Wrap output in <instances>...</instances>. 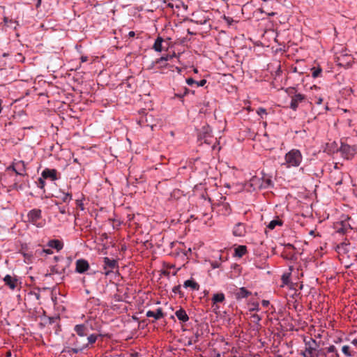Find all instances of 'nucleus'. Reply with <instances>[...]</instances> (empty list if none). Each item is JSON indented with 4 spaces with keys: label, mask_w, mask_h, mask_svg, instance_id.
<instances>
[{
    "label": "nucleus",
    "mask_w": 357,
    "mask_h": 357,
    "mask_svg": "<svg viewBox=\"0 0 357 357\" xmlns=\"http://www.w3.org/2000/svg\"><path fill=\"white\" fill-rule=\"evenodd\" d=\"M98 337V335L97 334H90L89 336H78L73 335V337L74 338V347L72 348L71 351L74 354H77L84 349L89 348L96 342Z\"/></svg>",
    "instance_id": "f257e3e1"
},
{
    "label": "nucleus",
    "mask_w": 357,
    "mask_h": 357,
    "mask_svg": "<svg viewBox=\"0 0 357 357\" xmlns=\"http://www.w3.org/2000/svg\"><path fill=\"white\" fill-rule=\"evenodd\" d=\"M302 161L303 155L301 152L298 149H293L285 154L284 161L282 163V166L287 169L298 167Z\"/></svg>",
    "instance_id": "f03ea898"
},
{
    "label": "nucleus",
    "mask_w": 357,
    "mask_h": 357,
    "mask_svg": "<svg viewBox=\"0 0 357 357\" xmlns=\"http://www.w3.org/2000/svg\"><path fill=\"white\" fill-rule=\"evenodd\" d=\"M318 349V344L317 341L312 338L309 340H305V349L302 351V355L304 357H318L319 355L326 356L325 353L320 354Z\"/></svg>",
    "instance_id": "7ed1b4c3"
},
{
    "label": "nucleus",
    "mask_w": 357,
    "mask_h": 357,
    "mask_svg": "<svg viewBox=\"0 0 357 357\" xmlns=\"http://www.w3.org/2000/svg\"><path fill=\"white\" fill-rule=\"evenodd\" d=\"M287 91L291 95L290 108L296 111L299 104L305 100V96L300 93H296L294 88L288 89Z\"/></svg>",
    "instance_id": "20e7f679"
},
{
    "label": "nucleus",
    "mask_w": 357,
    "mask_h": 357,
    "mask_svg": "<svg viewBox=\"0 0 357 357\" xmlns=\"http://www.w3.org/2000/svg\"><path fill=\"white\" fill-rule=\"evenodd\" d=\"M28 221L37 227H43L44 222L41 220V210L35 208L30 211L27 215Z\"/></svg>",
    "instance_id": "39448f33"
},
{
    "label": "nucleus",
    "mask_w": 357,
    "mask_h": 357,
    "mask_svg": "<svg viewBox=\"0 0 357 357\" xmlns=\"http://www.w3.org/2000/svg\"><path fill=\"white\" fill-rule=\"evenodd\" d=\"M153 66H156V68L160 71L161 73H165L166 69H168L169 70L174 72V70H176L178 73L181 72V68L178 67H176L172 65H169L167 62L165 63H156V60L153 62Z\"/></svg>",
    "instance_id": "423d86ee"
},
{
    "label": "nucleus",
    "mask_w": 357,
    "mask_h": 357,
    "mask_svg": "<svg viewBox=\"0 0 357 357\" xmlns=\"http://www.w3.org/2000/svg\"><path fill=\"white\" fill-rule=\"evenodd\" d=\"M340 151L347 159L351 158L356 153V149L354 146L343 143L341 144Z\"/></svg>",
    "instance_id": "0eeeda50"
},
{
    "label": "nucleus",
    "mask_w": 357,
    "mask_h": 357,
    "mask_svg": "<svg viewBox=\"0 0 357 357\" xmlns=\"http://www.w3.org/2000/svg\"><path fill=\"white\" fill-rule=\"evenodd\" d=\"M192 17L193 19L192 22L197 24H205L209 20L208 16L206 15V14L202 12L193 13Z\"/></svg>",
    "instance_id": "6e6552de"
},
{
    "label": "nucleus",
    "mask_w": 357,
    "mask_h": 357,
    "mask_svg": "<svg viewBox=\"0 0 357 357\" xmlns=\"http://www.w3.org/2000/svg\"><path fill=\"white\" fill-rule=\"evenodd\" d=\"M74 331L76 335L78 336H89L90 334L89 333L88 324L87 322L82 324H77L74 327Z\"/></svg>",
    "instance_id": "1a4fd4ad"
},
{
    "label": "nucleus",
    "mask_w": 357,
    "mask_h": 357,
    "mask_svg": "<svg viewBox=\"0 0 357 357\" xmlns=\"http://www.w3.org/2000/svg\"><path fill=\"white\" fill-rule=\"evenodd\" d=\"M233 235L237 237L244 236L246 234V229L244 224L238 222L236 224L232 231Z\"/></svg>",
    "instance_id": "9d476101"
},
{
    "label": "nucleus",
    "mask_w": 357,
    "mask_h": 357,
    "mask_svg": "<svg viewBox=\"0 0 357 357\" xmlns=\"http://www.w3.org/2000/svg\"><path fill=\"white\" fill-rule=\"evenodd\" d=\"M117 266V262L114 259H110L108 257L104 258V268L105 275H108Z\"/></svg>",
    "instance_id": "9b49d317"
},
{
    "label": "nucleus",
    "mask_w": 357,
    "mask_h": 357,
    "mask_svg": "<svg viewBox=\"0 0 357 357\" xmlns=\"http://www.w3.org/2000/svg\"><path fill=\"white\" fill-rule=\"evenodd\" d=\"M15 174L19 176H24L26 175V165L22 160H15Z\"/></svg>",
    "instance_id": "f8f14e48"
},
{
    "label": "nucleus",
    "mask_w": 357,
    "mask_h": 357,
    "mask_svg": "<svg viewBox=\"0 0 357 357\" xmlns=\"http://www.w3.org/2000/svg\"><path fill=\"white\" fill-rule=\"evenodd\" d=\"M42 176L43 178L47 179L50 178L52 181H56L59 179V176H57V171L54 169H45L42 172Z\"/></svg>",
    "instance_id": "ddd939ff"
},
{
    "label": "nucleus",
    "mask_w": 357,
    "mask_h": 357,
    "mask_svg": "<svg viewBox=\"0 0 357 357\" xmlns=\"http://www.w3.org/2000/svg\"><path fill=\"white\" fill-rule=\"evenodd\" d=\"M3 280L5 282V284L9 287L12 290L15 289L17 285V279L10 275H6L3 278Z\"/></svg>",
    "instance_id": "4468645a"
},
{
    "label": "nucleus",
    "mask_w": 357,
    "mask_h": 357,
    "mask_svg": "<svg viewBox=\"0 0 357 357\" xmlns=\"http://www.w3.org/2000/svg\"><path fill=\"white\" fill-rule=\"evenodd\" d=\"M89 268L87 261L84 259H78L76 261V271L79 273H83L86 271Z\"/></svg>",
    "instance_id": "2eb2a0df"
},
{
    "label": "nucleus",
    "mask_w": 357,
    "mask_h": 357,
    "mask_svg": "<svg viewBox=\"0 0 357 357\" xmlns=\"http://www.w3.org/2000/svg\"><path fill=\"white\" fill-rule=\"evenodd\" d=\"M252 294L251 291L246 289L245 287L239 288L235 293L234 296L236 299L241 300L242 298H245L250 296Z\"/></svg>",
    "instance_id": "dca6fc26"
},
{
    "label": "nucleus",
    "mask_w": 357,
    "mask_h": 357,
    "mask_svg": "<svg viewBox=\"0 0 357 357\" xmlns=\"http://www.w3.org/2000/svg\"><path fill=\"white\" fill-rule=\"evenodd\" d=\"M146 315L147 317H153L155 320L160 319L165 317L162 309L160 307L158 308L155 312L151 310L147 311Z\"/></svg>",
    "instance_id": "f3484780"
},
{
    "label": "nucleus",
    "mask_w": 357,
    "mask_h": 357,
    "mask_svg": "<svg viewBox=\"0 0 357 357\" xmlns=\"http://www.w3.org/2000/svg\"><path fill=\"white\" fill-rule=\"evenodd\" d=\"M175 315L178 319L183 323H185L189 320L188 315L187 314L185 310L183 308H180L179 310H176Z\"/></svg>",
    "instance_id": "a211bd4d"
},
{
    "label": "nucleus",
    "mask_w": 357,
    "mask_h": 357,
    "mask_svg": "<svg viewBox=\"0 0 357 357\" xmlns=\"http://www.w3.org/2000/svg\"><path fill=\"white\" fill-rule=\"evenodd\" d=\"M48 246L56 249L57 251H59L63 248V244L61 241L57 239H54L48 242Z\"/></svg>",
    "instance_id": "6ab92c4d"
},
{
    "label": "nucleus",
    "mask_w": 357,
    "mask_h": 357,
    "mask_svg": "<svg viewBox=\"0 0 357 357\" xmlns=\"http://www.w3.org/2000/svg\"><path fill=\"white\" fill-rule=\"evenodd\" d=\"M342 351L347 357L354 356L356 354V351L352 350L349 345H344L342 348Z\"/></svg>",
    "instance_id": "aec40b11"
},
{
    "label": "nucleus",
    "mask_w": 357,
    "mask_h": 357,
    "mask_svg": "<svg viewBox=\"0 0 357 357\" xmlns=\"http://www.w3.org/2000/svg\"><path fill=\"white\" fill-rule=\"evenodd\" d=\"M235 256L238 257H242L245 255L247 252V248L245 245H239L235 248Z\"/></svg>",
    "instance_id": "412c9836"
},
{
    "label": "nucleus",
    "mask_w": 357,
    "mask_h": 357,
    "mask_svg": "<svg viewBox=\"0 0 357 357\" xmlns=\"http://www.w3.org/2000/svg\"><path fill=\"white\" fill-rule=\"evenodd\" d=\"M225 299V295L223 293H217L213 294L212 298L213 304L215 305L218 303H222Z\"/></svg>",
    "instance_id": "4be33fe9"
},
{
    "label": "nucleus",
    "mask_w": 357,
    "mask_h": 357,
    "mask_svg": "<svg viewBox=\"0 0 357 357\" xmlns=\"http://www.w3.org/2000/svg\"><path fill=\"white\" fill-rule=\"evenodd\" d=\"M184 287H190L191 289L194 290H198L199 288V285L194 280H188L184 282L183 284Z\"/></svg>",
    "instance_id": "5701e85b"
},
{
    "label": "nucleus",
    "mask_w": 357,
    "mask_h": 357,
    "mask_svg": "<svg viewBox=\"0 0 357 357\" xmlns=\"http://www.w3.org/2000/svg\"><path fill=\"white\" fill-rule=\"evenodd\" d=\"M162 43H163L162 38H161L160 36L158 37L157 39L155 40V43H154L153 48L156 52H161L163 50Z\"/></svg>",
    "instance_id": "b1692460"
},
{
    "label": "nucleus",
    "mask_w": 357,
    "mask_h": 357,
    "mask_svg": "<svg viewBox=\"0 0 357 357\" xmlns=\"http://www.w3.org/2000/svg\"><path fill=\"white\" fill-rule=\"evenodd\" d=\"M63 202L69 203L72 199V195L70 193L61 192L60 195L57 196Z\"/></svg>",
    "instance_id": "393cba45"
},
{
    "label": "nucleus",
    "mask_w": 357,
    "mask_h": 357,
    "mask_svg": "<svg viewBox=\"0 0 357 357\" xmlns=\"http://www.w3.org/2000/svg\"><path fill=\"white\" fill-rule=\"evenodd\" d=\"M283 224V222L280 220L278 218L271 220L269 224L268 225V228L269 229H274L276 226H282Z\"/></svg>",
    "instance_id": "a878e982"
},
{
    "label": "nucleus",
    "mask_w": 357,
    "mask_h": 357,
    "mask_svg": "<svg viewBox=\"0 0 357 357\" xmlns=\"http://www.w3.org/2000/svg\"><path fill=\"white\" fill-rule=\"evenodd\" d=\"M176 56L175 54H172V55H166V56H163L158 59H156V63H165L167 62V61L172 59L173 57H174Z\"/></svg>",
    "instance_id": "bb28decb"
},
{
    "label": "nucleus",
    "mask_w": 357,
    "mask_h": 357,
    "mask_svg": "<svg viewBox=\"0 0 357 357\" xmlns=\"http://www.w3.org/2000/svg\"><path fill=\"white\" fill-rule=\"evenodd\" d=\"M312 70V76L314 77V78H317L318 77L320 76L321 72H322V70L321 68H312L311 69Z\"/></svg>",
    "instance_id": "cd10ccee"
},
{
    "label": "nucleus",
    "mask_w": 357,
    "mask_h": 357,
    "mask_svg": "<svg viewBox=\"0 0 357 357\" xmlns=\"http://www.w3.org/2000/svg\"><path fill=\"white\" fill-rule=\"evenodd\" d=\"M222 209H225V215L229 214L231 212V208L227 203H223L220 206Z\"/></svg>",
    "instance_id": "c85d7f7f"
},
{
    "label": "nucleus",
    "mask_w": 357,
    "mask_h": 357,
    "mask_svg": "<svg viewBox=\"0 0 357 357\" xmlns=\"http://www.w3.org/2000/svg\"><path fill=\"white\" fill-rule=\"evenodd\" d=\"M290 273H284L282 276V283L284 284H288L289 283Z\"/></svg>",
    "instance_id": "c756f323"
},
{
    "label": "nucleus",
    "mask_w": 357,
    "mask_h": 357,
    "mask_svg": "<svg viewBox=\"0 0 357 357\" xmlns=\"http://www.w3.org/2000/svg\"><path fill=\"white\" fill-rule=\"evenodd\" d=\"M172 291L174 294H178L181 298L183 296V293L181 291V286L180 285H177V286L174 287L173 289H172Z\"/></svg>",
    "instance_id": "7c9ffc66"
},
{
    "label": "nucleus",
    "mask_w": 357,
    "mask_h": 357,
    "mask_svg": "<svg viewBox=\"0 0 357 357\" xmlns=\"http://www.w3.org/2000/svg\"><path fill=\"white\" fill-rule=\"evenodd\" d=\"M325 350L328 354L329 353L335 354V353L337 352V350L336 347L334 345H331L328 347H326L325 349Z\"/></svg>",
    "instance_id": "2f4dec72"
},
{
    "label": "nucleus",
    "mask_w": 357,
    "mask_h": 357,
    "mask_svg": "<svg viewBox=\"0 0 357 357\" xmlns=\"http://www.w3.org/2000/svg\"><path fill=\"white\" fill-rule=\"evenodd\" d=\"M45 178H39L38 181H37V185L38 188H41V189H43L44 187H45V182L44 181Z\"/></svg>",
    "instance_id": "473e14b6"
},
{
    "label": "nucleus",
    "mask_w": 357,
    "mask_h": 357,
    "mask_svg": "<svg viewBox=\"0 0 357 357\" xmlns=\"http://www.w3.org/2000/svg\"><path fill=\"white\" fill-rule=\"evenodd\" d=\"M342 225L344 227V228L342 229V232H346L347 230V227L349 228V229H352L353 227H351V225L348 222L347 223L346 222H342Z\"/></svg>",
    "instance_id": "72a5a7b5"
},
{
    "label": "nucleus",
    "mask_w": 357,
    "mask_h": 357,
    "mask_svg": "<svg viewBox=\"0 0 357 357\" xmlns=\"http://www.w3.org/2000/svg\"><path fill=\"white\" fill-rule=\"evenodd\" d=\"M135 218V215L134 214H128V216H127V223L128 224L129 226H131V222L132 221V220L134 219Z\"/></svg>",
    "instance_id": "f704fd0d"
},
{
    "label": "nucleus",
    "mask_w": 357,
    "mask_h": 357,
    "mask_svg": "<svg viewBox=\"0 0 357 357\" xmlns=\"http://www.w3.org/2000/svg\"><path fill=\"white\" fill-rule=\"evenodd\" d=\"M6 170L7 171L12 170L13 172H14L15 173L16 169L15 167V160L13 162V163L9 167H7Z\"/></svg>",
    "instance_id": "c9c22d12"
},
{
    "label": "nucleus",
    "mask_w": 357,
    "mask_h": 357,
    "mask_svg": "<svg viewBox=\"0 0 357 357\" xmlns=\"http://www.w3.org/2000/svg\"><path fill=\"white\" fill-rule=\"evenodd\" d=\"M206 83V79H202L199 82H196V85L197 86H204Z\"/></svg>",
    "instance_id": "e433bc0d"
},
{
    "label": "nucleus",
    "mask_w": 357,
    "mask_h": 357,
    "mask_svg": "<svg viewBox=\"0 0 357 357\" xmlns=\"http://www.w3.org/2000/svg\"><path fill=\"white\" fill-rule=\"evenodd\" d=\"M186 83H187L188 85L191 86V85H192L193 84H196V81H195L192 78L189 77V78H188V79H186Z\"/></svg>",
    "instance_id": "4c0bfd02"
},
{
    "label": "nucleus",
    "mask_w": 357,
    "mask_h": 357,
    "mask_svg": "<svg viewBox=\"0 0 357 357\" xmlns=\"http://www.w3.org/2000/svg\"><path fill=\"white\" fill-rule=\"evenodd\" d=\"M257 112V114H258L259 115H261V116L262 114H266V109H264V108H261H261H259Z\"/></svg>",
    "instance_id": "58836bf2"
},
{
    "label": "nucleus",
    "mask_w": 357,
    "mask_h": 357,
    "mask_svg": "<svg viewBox=\"0 0 357 357\" xmlns=\"http://www.w3.org/2000/svg\"><path fill=\"white\" fill-rule=\"evenodd\" d=\"M323 102V98L321 96L316 97L315 103L317 105H321Z\"/></svg>",
    "instance_id": "ea45409f"
},
{
    "label": "nucleus",
    "mask_w": 357,
    "mask_h": 357,
    "mask_svg": "<svg viewBox=\"0 0 357 357\" xmlns=\"http://www.w3.org/2000/svg\"><path fill=\"white\" fill-rule=\"evenodd\" d=\"M10 188L13 190H17L20 186L18 185L17 183L15 181Z\"/></svg>",
    "instance_id": "a19ab883"
},
{
    "label": "nucleus",
    "mask_w": 357,
    "mask_h": 357,
    "mask_svg": "<svg viewBox=\"0 0 357 357\" xmlns=\"http://www.w3.org/2000/svg\"><path fill=\"white\" fill-rule=\"evenodd\" d=\"M24 256L29 261H31V258L33 257V255L31 254H29V253H24Z\"/></svg>",
    "instance_id": "79ce46f5"
},
{
    "label": "nucleus",
    "mask_w": 357,
    "mask_h": 357,
    "mask_svg": "<svg viewBox=\"0 0 357 357\" xmlns=\"http://www.w3.org/2000/svg\"><path fill=\"white\" fill-rule=\"evenodd\" d=\"M261 305H263V307H266L269 305V301L267 300H263L261 301Z\"/></svg>",
    "instance_id": "37998d69"
},
{
    "label": "nucleus",
    "mask_w": 357,
    "mask_h": 357,
    "mask_svg": "<svg viewBox=\"0 0 357 357\" xmlns=\"http://www.w3.org/2000/svg\"><path fill=\"white\" fill-rule=\"evenodd\" d=\"M252 317L254 319L255 321H259L261 320L260 317L257 314L252 315Z\"/></svg>",
    "instance_id": "c03bdc74"
},
{
    "label": "nucleus",
    "mask_w": 357,
    "mask_h": 357,
    "mask_svg": "<svg viewBox=\"0 0 357 357\" xmlns=\"http://www.w3.org/2000/svg\"><path fill=\"white\" fill-rule=\"evenodd\" d=\"M43 251L48 255L52 254V251L50 249H44Z\"/></svg>",
    "instance_id": "a18cd8bd"
},
{
    "label": "nucleus",
    "mask_w": 357,
    "mask_h": 357,
    "mask_svg": "<svg viewBox=\"0 0 357 357\" xmlns=\"http://www.w3.org/2000/svg\"><path fill=\"white\" fill-rule=\"evenodd\" d=\"M265 182L268 185H271L272 184V181L270 178L266 179Z\"/></svg>",
    "instance_id": "49530a36"
},
{
    "label": "nucleus",
    "mask_w": 357,
    "mask_h": 357,
    "mask_svg": "<svg viewBox=\"0 0 357 357\" xmlns=\"http://www.w3.org/2000/svg\"><path fill=\"white\" fill-rule=\"evenodd\" d=\"M59 211L63 214H65L66 213L65 207L60 208Z\"/></svg>",
    "instance_id": "de8ad7c7"
},
{
    "label": "nucleus",
    "mask_w": 357,
    "mask_h": 357,
    "mask_svg": "<svg viewBox=\"0 0 357 357\" xmlns=\"http://www.w3.org/2000/svg\"><path fill=\"white\" fill-rule=\"evenodd\" d=\"M329 357H340V355L338 352H336L335 354H332Z\"/></svg>",
    "instance_id": "09e8293b"
},
{
    "label": "nucleus",
    "mask_w": 357,
    "mask_h": 357,
    "mask_svg": "<svg viewBox=\"0 0 357 357\" xmlns=\"http://www.w3.org/2000/svg\"><path fill=\"white\" fill-rule=\"evenodd\" d=\"M135 32H134V31H130V32H129V33H128V36H129L130 37H134V36H135Z\"/></svg>",
    "instance_id": "8fccbe9b"
},
{
    "label": "nucleus",
    "mask_w": 357,
    "mask_h": 357,
    "mask_svg": "<svg viewBox=\"0 0 357 357\" xmlns=\"http://www.w3.org/2000/svg\"><path fill=\"white\" fill-rule=\"evenodd\" d=\"M81 61H82V62H85V61H87V56H82L81 57Z\"/></svg>",
    "instance_id": "3c124183"
},
{
    "label": "nucleus",
    "mask_w": 357,
    "mask_h": 357,
    "mask_svg": "<svg viewBox=\"0 0 357 357\" xmlns=\"http://www.w3.org/2000/svg\"><path fill=\"white\" fill-rule=\"evenodd\" d=\"M41 4V0H37V3L36 5V8H39Z\"/></svg>",
    "instance_id": "603ef678"
},
{
    "label": "nucleus",
    "mask_w": 357,
    "mask_h": 357,
    "mask_svg": "<svg viewBox=\"0 0 357 357\" xmlns=\"http://www.w3.org/2000/svg\"><path fill=\"white\" fill-rule=\"evenodd\" d=\"M311 89H312V90L314 89V90H316V91H318V90L319 89V87H318V86H317L314 85L313 86H312V87H311Z\"/></svg>",
    "instance_id": "864d4df0"
},
{
    "label": "nucleus",
    "mask_w": 357,
    "mask_h": 357,
    "mask_svg": "<svg viewBox=\"0 0 357 357\" xmlns=\"http://www.w3.org/2000/svg\"><path fill=\"white\" fill-rule=\"evenodd\" d=\"M2 103H3V101H2V100L0 99V113L2 111Z\"/></svg>",
    "instance_id": "5fc2aeb1"
},
{
    "label": "nucleus",
    "mask_w": 357,
    "mask_h": 357,
    "mask_svg": "<svg viewBox=\"0 0 357 357\" xmlns=\"http://www.w3.org/2000/svg\"><path fill=\"white\" fill-rule=\"evenodd\" d=\"M155 66H153V63H151V65L148 68V69L149 70H151V69H153V68L155 67Z\"/></svg>",
    "instance_id": "6e6d98bb"
},
{
    "label": "nucleus",
    "mask_w": 357,
    "mask_h": 357,
    "mask_svg": "<svg viewBox=\"0 0 357 357\" xmlns=\"http://www.w3.org/2000/svg\"><path fill=\"white\" fill-rule=\"evenodd\" d=\"M193 71H194L195 73H198V70L197 68H194Z\"/></svg>",
    "instance_id": "4d7b16f0"
},
{
    "label": "nucleus",
    "mask_w": 357,
    "mask_h": 357,
    "mask_svg": "<svg viewBox=\"0 0 357 357\" xmlns=\"http://www.w3.org/2000/svg\"><path fill=\"white\" fill-rule=\"evenodd\" d=\"M341 183H342V180H340L339 181H337V182L336 183V184H337V185H338V184H341Z\"/></svg>",
    "instance_id": "13d9d810"
},
{
    "label": "nucleus",
    "mask_w": 357,
    "mask_h": 357,
    "mask_svg": "<svg viewBox=\"0 0 357 357\" xmlns=\"http://www.w3.org/2000/svg\"><path fill=\"white\" fill-rule=\"evenodd\" d=\"M275 15V13H272L269 14V15H271V16H273V15Z\"/></svg>",
    "instance_id": "bf43d9fd"
},
{
    "label": "nucleus",
    "mask_w": 357,
    "mask_h": 357,
    "mask_svg": "<svg viewBox=\"0 0 357 357\" xmlns=\"http://www.w3.org/2000/svg\"><path fill=\"white\" fill-rule=\"evenodd\" d=\"M256 310V307L252 308V310ZM257 310H258V309H257Z\"/></svg>",
    "instance_id": "052dcab7"
},
{
    "label": "nucleus",
    "mask_w": 357,
    "mask_h": 357,
    "mask_svg": "<svg viewBox=\"0 0 357 357\" xmlns=\"http://www.w3.org/2000/svg\"><path fill=\"white\" fill-rule=\"evenodd\" d=\"M256 310V307L252 308V310ZM257 310H258V309H257Z\"/></svg>",
    "instance_id": "680f3d73"
}]
</instances>
